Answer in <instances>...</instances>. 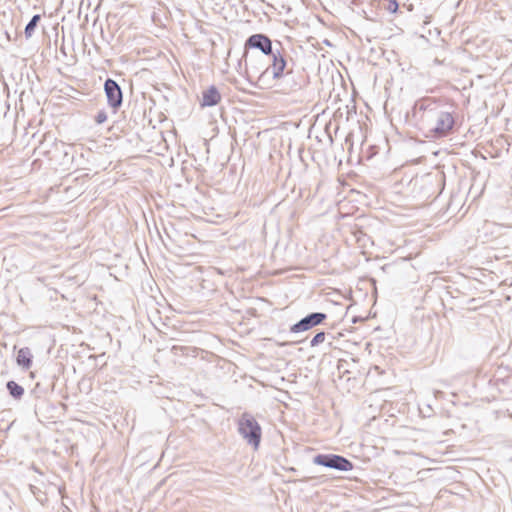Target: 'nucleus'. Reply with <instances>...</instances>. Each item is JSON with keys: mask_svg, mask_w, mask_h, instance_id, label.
<instances>
[{"mask_svg": "<svg viewBox=\"0 0 512 512\" xmlns=\"http://www.w3.org/2000/svg\"><path fill=\"white\" fill-rule=\"evenodd\" d=\"M221 100V94L218 89L211 85L209 88L202 92L201 106L212 107L217 105Z\"/></svg>", "mask_w": 512, "mask_h": 512, "instance_id": "9", "label": "nucleus"}, {"mask_svg": "<svg viewBox=\"0 0 512 512\" xmlns=\"http://www.w3.org/2000/svg\"><path fill=\"white\" fill-rule=\"evenodd\" d=\"M33 355L28 347L21 348L16 357L17 364L25 370L32 366Z\"/></svg>", "mask_w": 512, "mask_h": 512, "instance_id": "10", "label": "nucleus"}, {"mask_svg": "<svg viewBox=\"0 0 512 512\" xmlns=\"http://www.w3.org/2000/svg\"><path fill=\"white\" fill-rule=\"evenodd\" d=\"M238 431L248 444L255 449L258 448L262 432L259 423L252 415L243 413L238 421Z\"/></svg>", "mask_w": 512, "mask_h": 512, "instance_id": "2", "label": "nucleus"}, {"mask_svg": "<svg viewBox=\"0 0 512 512\" xmlns=\"http://www.w3.org/2000/svg\"><path fill=\"white\" fill-rule=\"evenodd\" d=\"M327 319V314L322 312H313L302 319H300L298 322L293 324L290 327L291 333H300L304 331H308L312 329L315 326H318L322 324Z\"/></svg>", "mask_w": 512, "mask_h": 512, "instance_id": "7", "label": "nucleus"}, {"mask_svg": "<svg viewBox=\"0 0 512 512\" xmlns=\"http://www.w3.org/2000/svg\"><path fill=\"white\" fill-rule=\"evenodd\" d=\"M382 8L390 13H396L399 9V4L397 0H384Z\"/></svg>", "mask_w": 512, "mask_h": 512, "instance_id": "13", "label": "nucleus"}, {"mask_svg": "<svg viewBox=\"0 0 512 512\" xmlns=\"http://www.w3.org/2000/svg\"><path fill=\"white\" fill-rule=\"evenodd\" d=\"M442 105L433 98H422L415 102L413 107V117L418 122L419 126L426 121V117L433 114Z\"/></svg>", "mask_w": 512, "mask_h": 512, "instance_id": "5", "label": "nucleus"}, {"mask_svg": "<svg viewBox=\"0 0 512 512\" xmlns=\"http://www.w3.org/2000/svg\"><path fill=\"white\" fill-rule=\"evenodd\" d=\"M41 16L39 14H35L31 20L27 23L24 33L26 38H29L32 36V34L35 31V28L37 27L38 22L40 21Z\"/></svg>", "mask_w": 512, "mask_h": 512, "instance_id": "12", "label": "nucleus"}, {"mask_svg": "<svg viewBox=\"0 0 512 512\" xmlns=\"http://www.w3.org/2000/svg\"><path fill=\"white\" fill-rule=\"evenodd\" d=\"M107 120V113L104 110L98 111L95 116V122L97 124H103Z\"/></svg>", "mask_w": 512, "mask_h": 512, "instance_id": "15", "label": "nucleus"}, {"mask_svg": "<svg viewBox=\"0 0 512 512\" xmlns=\"http://www.w3.org/2000/svg\"><path fill=\"white\" fill-rule=\"evenodd\" d=\"M37 150L39 151V154H48L49 153V151H47L45 149L44 143H41V145L37 148Z\"/></svg>", "mask_w": 512, "mask_h": 512, "instance_id": "16", "label": "nucleus"}, {"mask_svg": "<svg viewBox=\"0 0 512 512\" xmlns=\"http://www.w3.org/2000/svg\"><path fill=\"white\" fill-rule=\"evenodd\" d=\"M326 339V333L324 331H320L314 335V337L310 341V346L315 347L319 344L323 343Z\"/></svg>", "mask_w": 512, "mask_h": 512, "instance_id": "14", "label": "nucleus"}, {"mask_svg": "<svg viewBox=\"0 0 512 512\" xmlns=\"http://www.w3.org/2000/svg\"><path fill=\"white\" fill-rule=\"evenodd\" d=\"M454 125L455 119L452 113L441 106L429 117H426V121L420 125V129L426 132V137L440 139L448 136L453 131Z\"/></svg>", "mask_w": 512, "mask_h": 512, "instance_id": "1", "label": "nucleus"}, {"mask_svg": "<svg viewBox=\"0 0 512 512\" xmlns=\"http://www.w3.org/2000/svg\"><path fill=\"white\" fill-rule=\"evenodd\" d=\"M271 57V64L267 67L266 71H270L273 79H281L284 76L292 74V68L289 67L287 53L282 48L280 42L277 41V48L269 55Z\"/></svg>", "mask_w": 512, "mask_h": 512, "instance_id": "3", "label": "nucleus"}, {"mask_svg": "<svg viewBox=\"0 0 512 512\" xmlns=\"http://www.w3.org/2000/svg\"><path fill=\"white\" fill-rule=\"evenodd\" d=\"M104 91L108 105L116 112L123 102L121 87L115 80L107 78L104 82Z\"/></svg>", "mask_w": 512, "mask_h": 512, "instance_id": "8", "label": "nucleus"}, {"mask_svg": "<svg viewBox=\"0 0 512 512\" xmlns=\"http://www.w3.org/2000/svg\"><path fill=\"white\" fill-rule=\"evenodd\" d=\"M257 49L264 55L269 56L277 48V43L273 45L272 40L263 33H257L249 36L245 41V49Z\"/></svg>", "mask_w": 512, "mask_h": 512, "instance_id": "6", "label": "nucleus"}, {"mask_svg": "<svg viewBox=\"0 0 512 512\" xmlns=\"http://www.w3.org/2000/svg\"><path fill=\"white\" fill-rule=\"evenodd\" d=\"M6 388L10 396L16 400L21 399L24 395V388L13 380H10L6 383Z\"/></svg>", "mask_w": 512, "mask_h": 512, "instance_id": "11", "label": "nucleus"}, {"mask_svg": "<svg viewBox=\"0 0 512 512\" xmlns=\"http://www.w3.org/2000/svg\"><path fill=\"white\" fill-rule=\"evenodd\" d=\"M56 148L58 149L59 146H61L62 148L64 147V144L62 142H60V144H55Z\"/></svg>", "mask_w": 512, "mask_h": 512, "instance_id": "17", "label": "nucleus"}, {"mask_svg": "<svg viewBox=\"0 0 512 512\" xmlns=\"http://www.w3.org/2000/svg\"><path fill=\"white\" fill-rule=\"evenodd\" d=\"M313 463L343 472L353 469V463L350 460L337 454H317L313 458Z\"/></svg>", "mask_w": 512, "mask_h": 512, "instance_id": "4", "label": "nucleus"}]
</instances>
